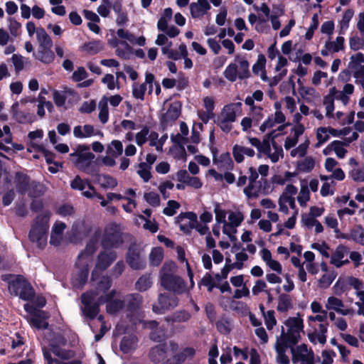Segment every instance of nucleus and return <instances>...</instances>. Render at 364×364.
Returning <instances> with one entry per match:
<instances>
[{
  "label": "nucleus",
  "mask_w": 364,
  "mask_h": 364,
  "mask_svg": "<svg viewBox=\"0 0 364 364\" xmlns=\"http://www.w3.org/2000/svg\"><path fill=\"white\" fill-rule=\"evenodd\" d=\"M111 279L107 277H102L95 284V289L84 293L81 296L82 314L90 318L94 319L100 311V305L106 304V311L111 315H115L120 312L124 307V302L120 299H112L115 295L114 290L106 294L111 287Z\"/></svg>",
  "instance_id": "f257e3e1"
},
{
  "label": "nucleus",
  "mask_w": 364,
  "mask_h": 364,
  "mask_svg": "<svg viewBox=\"0 0 364 364\" xmlns=\"http://www.w3.org/2000/svg\"><path fill=\"white\" fill-rule=\"evenodd\" d=\"M269 168L268 165L262 164L258 167L257 170L251 166L246 173H240L236 185L237 187L247 185L243 189V193L248 199L257 198L261 194L264 193V188L262 184L263 183H266L267 181L262 178L258 180V173L262 177H266L269 173Z\"/></svg>",
  "instance_id": "f03ea898"
},
{
  "label": "nucleus",
  "mask_w": 364,
  "mask_h": 364,
  "mask_svg": "<svg viewBox=\"0 0 364 364\" xmlns=\"http://www.w3.org/2000/svg\"><path fill=\"white\" fill-rule=\"evenodd\" d=\"M304 324L302 316L298 313L295 316L287 318L281 326V333L276 340L283 341L291 346H295L301 338Z\"/></svg>",
  "instance_id": "7ed1b4c3"
},
{
  "label": "nucleus",
  "mask_w": 364,
  "mask_h": 364,
  "mask_svg": "<svg viewBox=\"0 0 364 364\" xmlns=\"http://www.w3.org/2000/svg\"><path fill=\"white\" fill-rule=\"evenodd\" d=\"M100 237V233L96 232L94 238L91 239L87 245L85 250L82 252L77 258L76 265L79 269V282L75 283V285H82L87 280L89 272V267L92 262V256L97 247V240Z\"/></svg>",
  "instance_id": "20e7f679"
},
{
  "label": "nucleus",
  "mask_w": 364,
  "mask_h": 364,
  "mask_svg": "<svg viewBox=\"0 0 364 364\" xmlns=\"http://www.w3.org/2000/svg\"><path fill=\"white\" fill-rule=\"evenodd\" d=\"M50 213L48 212L43 213L38 215L32 224L29 232L30 240L36 244V246L43 249L47 244V235L49 228V220Z\"/></svg>",
  "instance_id": "39448f33"
},
{
  "label": "nucleus",
  "mask_w": 364,
  "mask_h": 364,
  "mask_svg": "<svg viewBox=\"0 0 364 364\" xmlns=\"http://www.w3.org/2000/svg\"><path fill=\"white\" fill-rule=\"evenodd\" d=\"M175 264L173 262L165 263L160 271L161 284L170 291L181 294L186 291L183 280L173 274Z\"/></svg>",
  "instance_id": "423d86ee"
},
{
  "label": "nucleus",
  "mask_w": 364,
  "mask_h": 364,
  "mask_svg": "<svg viewBox=\"0 0 364 364\" xmlns=\"http://www.w3.org/2000/svg\"><path fill=\"white\" fill-rule=\"evenodd\" d=\"M225 77L230 82L237 79L245 80L250 77V63L242 56L236 55L234 63L229 64L224 70Z\"/></svg>",
  "instance_id": "0eeeda50"
},
{
  "label": "nucleus",
  "mask_w": 364,
  "mask_h": 364,
  "mask_svg": "<svg viewBox=\"0 0 364 364\" xmlns=\"http://www.w3.org/2000/svg\"><path fill=\"white\" fill-rule=\"evenodd\" d=\"M9 291L11 294L18 296L25 301L31 300L35 295L34 290L31 284L21 276L16 277L14 279L9 283Z\"/></svg>",
  "instance_id": "6e6552de"
},
{
  "label": "nucleus",
  "mask_w": 364,
  "mask_h": 364,
  "mask_svg": "<svg viewBox=\"0 0 364 364\" xmlns=\"http://www.w3.org/2000/svg\"><path fill=\"white\" fill-rule=\"evenodd\" d=\"M350 73L355 79V82L361 85L364 90V55L357 53L350 58L348 71H343L340 76L347 75Z\"/></svg>",
  "instance_id": "1a4fd4ad"
},
{
  "label": "nucleus",
  "mask_w": 364,
  "mask_h": 364,
  "mask_svg": "<svg viewBox=\"0 0 364 364\" xmlns=\"http://www.w3.org/2000/svg\"><path fill=\"white\" fill-rule=\"evenodd\" d=\"M101 242L105 249L118 247L123 242L121 227L115 223L107 225L104 230Z\"/></svg>",
  "instance_id": "9d476101"
},
{
  "label": "nucleus",
  "mask_w": 364,
  "mask_h": 364,
  "mask_svg": "<svg viewBox=\"0 0 364 364\" xmlns=\"http://www.w3.org/2000/svg\"><path fill=\"white\" fill-rule=\"evenodd\" d=\"M71 156L73 158V163L77 168L87 173L93 172L92 166L95 155L89 151L88 146H79L77 151L72 154Z\"/></svg>",
  "instance_id": "9b49d317"
},
{
  "label": "nucleus",
  "mask_w": 364,
  "mask_h": 364,
  "mask_svg": "<svg viewBox=\"0 0 364 364\" xmlns=\"http://www.w3.org/2000/svg\"><path fill=\"white\" fill-rule=\"evenodd\" d=\"M291 346V360L294 364H316L315 354L306 344Z\"/></svg>",
  "instance_id": "f8f14e48"
},
{
  "label": "nucleus",
  "mask_w": 364,
  "mask_h": 364,
  "mask_svg": "<svg viewBox=\"0 0 364 364\" xmlns=\"http://www.w3.org/2000/svg\"><path fill=\"white\" fill-rule=\"evenodd\" d=\"M297 188L292 184H288L281 194L278 200L279 210L284 214L289 213V207L294 210L296 208L295 195L297 193Z\"/></svg>",
  "instance_id": "ddd939ff"
},
{
  "label": "nucleus",
  "mask_w": 364,
  "mask_h": 364,
  "mask_svg": "<svg viewBox=\"0 0 364 364\" xmlns=\"http://www.w3.org/2000/svg\"><path fill=\"white\" fill-rule=\"evenodd\" d=\"M177 347V345L173 343H170L168 346L166 344L156 346L151 348L149 353L150 358L153 362H161L166 357L173 355Z\"/></svg>",
  "instance_id": "4468645a"
},
{
  "label": "nucleus",
  "mask_w": 364,
  "mask_h": 364,
  "mask_svg": "<svg viewBox=\"0 0 364 364\" xmlns=\"http://www.w3.org/2000/svg\"><path fill=\"white\" fill-rule=\"evenodd\" d=\"M264 147L262 149L260 152V158L262 157V154L267 156V159L270 160L272 163H277L280 159L284 157V151L282 146L279 145L276 141L272 139V142L270 143L269 140L267 141Z\"/></svg>",
  "instance_id": "2eb2a0df"
},
{
  "label": "nucleus",
  "mask_w": 364,
  "mask_h": 364,
  "mask_svg": "<svg viewBox=\"0 0 364 364\" xmlns=\"http://www.w3.org/2000/svg\"><path fill=\"white\" fill-rule=\"evenodd\" d=\"M26 102L25 100H21L13 104L11 106V113L14 119L21 124L32 123L34 121V115L28 112H26L21 108Z\"/></svg>",
  "instance_id": "dca6fc26"
},
{
  "label": "nucleus",
  "mask_w": 364,
  "mask_h": 364,
  "mask_svg": "<svg viewBox=\"0 0 364 364\" xmlns=\"http://www.w3.org/2000/svg\"><path fill=\"white\" fill-rule=\"evenodd\" d=\"M117 259V254L114 251L102 252L98 255L97 261L95 269L92 273V279L96 280L98 271H104L108 268L110 264Z\"/></svg>",
  "instance_id": "f3484780"
},
{
  "label": "nucleus",
  "mask_w": 364,
  "mask_h": 364,
  "mask_svg": "<svg viewBox=\"0 0 364 364\" xmlns=\"http://www.w3.org/2000/svg\"><path fill=\"white\" fill-rule=\"evenodd\" d=\"M324 307L326 309V311H334L337 314L342 316H348L350 314L351 310L346 307L343 301L334 296L331 295L327 297L324 302Z\"/></svg>",
  "instance_id": "a211bd4d"
},
{
  "label": "nucleus",
  "mask_w": 364,
  "mask_h": 364,
  "mask_svg": "<svg viewBox=\"0 0 364 364\" xmlns=\"http://www.w3.org/2000/svg\"><path fill=\"white\" fill-rule=\"evenodd\" d=\"M349 249L343 245H339L330 255V263L336 268H340L349 263L348 255Z\"/></svg>",
  "instance_id": "6ab92c4d"
},
{
  "label": "nucleus",
  "mask_w": 364,
  "mask_h": 364,
  "mask_svg": "<svg viewBox=\"0 0 364 364\" xmlns=\"http://www.w3.org/2000/svg\"><path fill=\"white\" fill-rule=\"evenodd\" d=\"M328 326V323H319L318 329L309 328L307 336L310 342L324 345L326 343Z\"/></svg>",
  "instance_id": "aec40b11"
},
{
  "label": "nucleus",
  "mask_w": 364,
  "mask_h": 364,
  "mask_svg": "<svg viewBox=\"0 0 364 364\" xmlns=\"http://www.w3.org/2000/svg\"><path fill=\"white\" fill-rule=\"evenodd\" d=\"M211 9L208 0H197L189 5L191 16L193 18H202Z\"/></svg>",
  "instance_id": "412c9836"
},
{
  "label": "nucleus",
  "mask_w": 364,
  "mask_h": 364,
  "mask_svg": "<svg viewBox=\"0 0 364 364\" xmlns=\"http://www.w3.org/2000/svg\"><path fill=\"white\" fill-rule=\"evenodd\" d=\"M70 186L73 189L82 191V195L87 198H92L95 195L94 187L87 181L82 180L79 176H76L70 182Z\"/></svg>",
  "instance_id": "4be33fe9"
},
{
  "label": "nucleus",
  "mask_w": 364,
  "mask_h": 364,
  "mask_svg": "<svg viewBox=\"0 0 364 364\" xmlns=\"http://www.w3.org/2000/svg\"><path fill=\"white\" fill-rule=\"evenodd\" d=\"M73 135L79 139L89 138L95 136H99L101 138L104 136L103 133L100 130L95 129L91 124L75 126L73 129Z\"/></svg>",
  "instance_id": "5701e85b"
},
{
  "label": "nucleus",
  "mask_w": 364,
  "mask_h": 364,
  "mask_svg": "<svg viewBox=\"0 0 364 364\" xmlns=\"http://www.w3.org/2000/svg\"><path fill=\"white\" fill-rule=\"evenodd\" d=\"M158 301L160 306H153V311L157 314H161V310H169L178 305V298L176 296L161 294L159 296Z\"/></svg>",
  "instance_id": "b1692460"
},
{
  "label": "nucleus",
  "mask_w": 364,
  "mask_h": 364,
  "mask_svg": "<svg viewBox=\"0 0 364 364\" xmlns=\"http://www.w3.org/2000/svg\"><path fill=\"white\" fill-rule=\"evenodd\" d=\"M14 183L18 193L21 194L28 193L29 196L34 197V195L30 191V188L33 186V183H30L27 175L17 172L15 176Z\"/></svg>",
  "instance_id": "393cba45"
},
{
  "label": "nucleus",
  "mask_w": 364,
  "mask_h": 364,
  "mask_svg": "<svg viewBox=\"0 0 364 364\" xmlns=\"http://www.w3.org/2000/svg\"><path fill=\"white\" fill-rule=\"evenodd\" d=\"M241 102L231 103L225 105L221 112L220 117L225 119L226 121L234 122L237 116L241 113Z\"/></svg>",
  "instance_id": "a878e982"
},
{
  "label": "nucleus",
  "mask_w": 364,
  "mask_h": 364,
  "mask_svg": "<svg viewBox=\"0 0 364 364\" xmlns=\"http://www.w3.org/2000/svg\"><path fill=\"white\" fill-rule=\"evenodd\" d=\"M127 262L134 269H143L146 263L141 257L139 251L135 248L130 247L127 255Z\"/></svg>",
  "instance_id": "bb28decb"
},
{
  "label": "nucleus",
  "mask_w": 364,
  "mask_h": 364,
  "mask_svg": "<svg viewBox=\"0 0 364 364\" xmlns=\"http://www.w3.org/2000/svg\"><path fill=\"white\" fill-rule=\"evenodd\" d=\"M358 138V134L357 132H353L350 137L346 139L344 141L335 140L333 141V152L336 155V156L338 159H343L348 151L345 148V146H347L349 145L350 143L352 141L356 140Z\"/></svg>",
  "instance_id": "cd10ccee"
},
{
  "label": "nucleus",
  "mask_w": 364,
  "mask_h": 364,
  "mask_svg": "<svg viewBox=\"0 0 364 364\" xmlns=\"http://www.w3.org/2000/svg\"><path fill=\"white\" fill-rule=\"evenodd\" d=\"M348 164L351 166L349 177L355 182L364 181V164H360L355 158H350Z\"/></svg>",
  "instance_id": "c85d7f7f"
},
{
  "label": "nucleus",
  "mask_w": 364,
  "mask_h": 364,
  "mask_svg": "<svg viewBox=\"0 0 364 364\" xmlns=\"http://www.w3.org/2000/svg\"><path fill=\"white\" fill-rule=\"evenodd\" d=\"M304 130L305 128L303 124H295L291 129L290 135L284 141V146L285 149L288 150L295 146L298 143L299 136L304 134Z\"/></svg>",
  "instance_id": "c756f323"
},
{
  "label": "nucleus",
  "mask_w": 364,
  "mask_h": 364,
  "mask_svg": "<svg viewBox=\"0 0 364 364\" xmlns=\"http://www.w3.org/2000/svg\"><path fill=\"white\" fill-rule=\"evenodd\" d=\"M286 117L282 112H275L264 121V122L259 126V129L261 132H265L267 130L274 127L277 124L284 123Z\"/></svg>",
  "instance_id": "7c9ffc66"
},
{
  "label": "nucleus",
  "mask_w": 364,
  "mask_h": 364,
  "mask_svg": "<svg viewBox=\"0 0 364 364\" xmlns=\"http://www.w3.org/2000/svg\"><path fill=\"white\" fill-rule=\"evenodd\" d=\"M51 48L52 47H38L37 50L33 53V56L44 64H50L55 59V54Z\"/></svg>",
  "instance_id": "2f4dec72"
},
{
  "label": "nucleus",
  "mask_w": 364,
  "mask_h": 364,
  "mask_svg": "<svg viewBox=\"0 0 364 364\" xmlns=\"http://www.w3.org/2000/svg\"><path fill=\"white\" fill-rule=\"evenodd\" d=\"M301 223L302 227L306 230H312L314 228V231L317 234L323 231L322 224L316 218L311 216L308 213L301 215Z\"/></svg>",
  "instance_id": "473e14b6"
},
{
  "label": "nucleus",
  "mask_w": 364,
  "mask_h": 364,
  "mask_svg": "<svg viewBox=\"0 0 364 364\" xmlns=\"http://www.w3.org/2000/svg\"><path fill=\"white\" fill-rule=\"evenodd\" d=\"M66 225L64 223L56 221L52 228L50 242L51 245L58 246L63 238V232Z\"/></svg>",
  "instance_id": "72a5a7b5"
},
{
  "label": "nucleus",
  "mask_w": 364,
  "mask_h": 364,
  "mask_svg": "<svg viewBox=\"0 0 364 364\" xmlns=\"http://www.w3.org/2000/svg\"><path fill=\"white\" fill-rule=\"evenodd\" d=\"M255 151L253 149L246 147L242 145L235 144L232 148V155L235 161L240 164L245 159V156L247 157H253Z\"/></svg>",
  "instance_id": "f704fd0d"
},
{
  "label": "nucleus",
  "mask_w": 364,
  "mask_h": 364,
  "mask_svg": "<svg viewBox=\"0 0 364 364\" xmlns=\"http://www.w3.org/2000/svg\"><path fill=\"white\" fill-rule=\"evenodd\" d=\"M259 255L262 259L272 270L276 272L278 274L282 273V267L281 264L278 261L272 259V253L269 250L263 248L259 252Z\"/></svg>",
  "instance_id": "c9c22d12"
},
{
  "label": "nucleus",
  "mask_w": 364,
  "mask_h": 364,
  "mask_svg": "<svg viewBox=\"0 0 364 364\" xmlns=\"http://www.w3.org/2000/svg\"><path fill=\"white\" fill-rule=\"evenodd\" d=\"M48 316L47 313L43 311H40L35 314L33 316L29 317L28 322L30 324L38 329L41 328H46L48 326V323L46 322V319Z\"/></svg>",
  "instance_id": "e433bc0d"
},
{
  "label": "nucleus",
  "mask_w": 364,
  "mask_h": 364,
  "mask_svg": "<svg viewBox=\"0 0 364 364\" xmlns=\"http://www.w3.org/2000/svg\"><path fill=\"white\" fill-rule=\"evenodd\" d=\"M289 344L276 340L274 348L277 352V361L279 364H289V359L285 354V351Z\"/></svg>",
  "instance_id": "4c0bfd02"
},
{
  "label": "nucleus",
  "mask_w": 364,
  "mask_h": 364,
  "mask_svg": "<svg viewBox=\"0 0 364 364\" xmlns=\"http://www.w3.org/2000/svg\"><path fill=\"white\" fill-rule=\"evenodd\" d=\"M74 91L68 87H64L63 90H54L53 92V101L58 107H64L68 96L73 95Z\"/></svg>",
  "instance_id": "58836bf2"
},
{
  "label": "nucleus",
  "mask_w": 364,
  "mask_h": 364,
  "mask_svg": "<svg viewBox=\"0 0 364 364\" xmlns=\"http://www.w3.org/2000/svg\"><path fill=\"white\" fill-rule=\"evenodd\" d=\"M213 162L218 168L224 170H231L234 166L233 161L229 153H223L218 158H214Z\"/></svg>",
  "instance_id": "ea45409f"
},
{
  "label": "nucleus",
  "mask_w": 364,
  "mask_h": 364,
  "mask_svg": "<svg viewBox=\"0 0 364 364\" xmlns=\"http://www.w3.org/2000/svg\"><path fill=\"white\" fill-rule=\"evenodd\" d=\"M146 326L152 331L150 337L154 341L160 342L165 338V331L157 328L158 323L156 321H149L146 323Z\"/></svg>",
  "instance_id": "a19ab883"
},
{
  "label": "nucleus",
  "mask_w": 364,
  "mask_h": 364,
  "mask_svg": "<svg viewBox=\"0 0 364 364\" xmlns=\"http://www.w3.org/2000/svg\"><path fill=\"white\" fill-rule=\"evenodd\" d=\"M277 134H276V130L272 131L270 133H269L267 139H264L262 141H261L259 139L256 137H249L248 141L249 143L255 147L258 151L257 157L260 158V152L262 151V149L264 147V146L266 145L267 141L270 138L274 139Z\"/></svg>",
  "instance_id": "79ce46f5"
},
{
  "label": "nucleus",
  "mask_w": 364,
  "mask_h": 364,
  "mask_svg": "<svg viewBox=\"0 0 364 364\" xmlns=\"http://www.w3.org/2000/svg\"><path fill=\"white\" fill-rule=\"evenodd\" d=\"M354 14V10L352 9H348L345 11L341 19L338 22L340 34H344L346 31L348 30V28H349L350 22L353 18Z\"/></svg>",
  "instance_id": "37998d69"
},
{
  "label": "nucleus",
  "mask_w": 364,
  "mask_h": 364,
  "mask_svg": "<svg viewBox=\"0 0 364 364\" xmlns=\"http://www.w3.org/2000/svg\"><path fill=\"white\" fill-rule=\"evenodd\" d=\"M345 239L352 240L355 242L364 246V228L357 226L352 229L348 235L343 237Z\"/></svg>",
  "instance_id": "c03bdc74"
},
{
  "label": "nucleus",
  "mask_w": 364,
  "mask_h": 364,
  "mask_svg": "<svg viewBox=\"0 0 364 364\" xmlns=\"http://www.w3.org/2000/svg\"><path fill=\"white\" fill-rule=\"evenodd\" d=\"M137 346V338L134 336L124 337L120 344V349L124 353H129L134 350Z\"/></svg>",
  "instance_id": "a18cd8bd"
},
{
  "label": "nucleus",
  "mask_w": 364,
  "mask_h": 364,
  "mask_svg": "<svg viewBox=\"0 0 364 364\" xmlns=\"http://www.w3.org/2000/svg\"><path fill=\"white\" fill-rule=\"evenodd\" d=\"M107 154L112 156L118 157L123 153V144L119 140H112L107 145Z\"/></svg>",
  "instance_id": "49530a36"
},
{
  "label": "nucleus",
  "mask_w": 364,
  "mask_h": 364,
  "mask_svg": "<svg viewBox=\"0 0 364 364\" xmlns=\"http://www.w3.org/2000/svg\"><path fill=\"white\" fill-rule=\"evenodd\" d=\"M292 308L293 304L291 297L287 294H281L278 299L277 311L285 313Z\"/></svg>",
  "instance_id": "de8ad7c7"
},
{
  "label": "nucleus",
  "mask_w": 364,
  "mask_h": 364,
  "mask_svg": "<svg viewBox=\"0 0 364 364\" xmlns=\"http://www.w3.org/2000/svg\"><path fill=\"white\" fill-rule=\"evenodd\" d=\"M36 38L38 47H52L53 41L43 28L38 27Z\"/></svg>",
  "instance_id": "09e8293b"
},
{
  "label": "nucleus",
  "mask_w": 364,
  "mask_h": 364,
  "mask_svg": "<svg viewBox=\"0 0 364 364\" xmlns=\"http://www.w3.org/2000/svg\"><path fill=\"white\" fill-rule=\"evenodd\" d=\"M265 58L263 55L259 56L256 63L252 67V72L257 75H259L263 81L267 80V76L264 70Z\"/></svg>",
  "instance_id": "8fccbe9b"
},
{
  "label": "nucleus",
  "mask_w": 364,
  "mask_h": 364,
  "mask_svg": "<svg viewBox=\"0 0 364 364\" xmlns=\"http://www.w3.org/2000/svg\"><path fill=\"white\" fill-rule=\"evenodd\" d=\"M316 137L317 142L315 144L316 148H319L330 139L329 131L327 127H321L317 128L316 131Z\"/></svg>",
  "instance_id": "3c124183"
},
{
  "label": "nucleus",
  "mask_w": 364,
  "mask_h": 364,
  "mask_svg": "<svg viewBox=\"0 0 364 364\" xmlns=\"http://www.w3.org/2000/svg\"><path fill=\"white\" fill-rule=\"evenodd\" d=\"M103 44L100 41H93L85 43L82 47L81 50L89 54H96L103 50Z\"/></svg>",
  "instance_id": "603ef678"
},
{
  "label": "nucleus",
  "mask_w": 364,
  "mask_h": 364,
  "mask_svg": "<svg viewBox=\"0 0 364 364\" xmlns=\"http://www.w3.org/2000/svg\"><path fill=\"white\" fill-rule=\"evenodd\" d=\"M336 277V274L334 271L331 272H326L322 274V276L318 279V286L321 289H327L333 283Z\"/></svg>",
  "instance_id": "864d4df0"
},
{
  "label": "nucleus",
  "mask_w": 364,
  "mask_h": 364,
  "mask_svg": "<svg viewBox=\"0 0 364 364\" xmlns=\"http://www.w3.org/2000/svg\"><path fill=\"white\" fill-rule=\"evenodd\" d=\"M345 39L343 36H338L335 41H327L325 47L328 48L330 51L337 53L344 48Z\"/></svg>",
  "instance_id": "5fc2aeb1"
},
{
  "label": "nucleus",
  "mask_w": 364,
  "mask_h": 364,
  "mask_svg": "<svg viewBox=\"0 0 364 364\" xmlns=\"http://www.w3.org/2000/svg\"><path fill=\"white\" fill-rule=\"evenodd\" d=\"M136 222L138 224L143 223V228L145 230H149L152 233L158 231L159 227L156 221L147 220L144 215H138L136 218Z\"/></svg>",
  "instance_id": "6e6d98bb"
},
{
  "label": "nucleus",
  "mask_w": 364,
  "mask_h": 364,
  "mask_svg": "<svg viewBox=\"0 0 364 364\" xmlns=\"http://www.w3.org/2000/svg\"><path fill=\"white\" fill-rule=\"evenodd\" d=\"M315 166V161L313 157L307 156L299 161L297 164V168L300 171L310 172Z\"/></svg>",
  "instance_id": "4d7b16f0"
},
{
  "label": "nucleus",
  "mask_w": 364,
  "mask_h": 364,
  "mask_svg": "<svg viewBox=\"0 0 364 364\" xmlns=\"http://www.w3.org/2000/svg\"><path fill=\"white\" fill-rule=\"evenodd\" d=\"M152 285L150 275L145 274L139 278L135 284L136 289L139 291H145Z\"/></svg>",
  "instance_id": "13d9d810"
},
{
  "label": "nucleus",
  "mask_w": 364,
  "mask_h": 364,
  "mask_svg": "<svg viewBox=\"0 0 364 364\" xmlns=\"http://www.w3.org/2000/svg\"><path fill=\"white\" fill-rule=\"evenodd\" d=\"M327 311L326 313H319L314 316H307V323L309 328H316V322H319L320 323H327Z\"/></svg>",
  "instance_id": "bf43d9fd"
},
{
  "label": "nucleus",
  "mask_w": 364,
  "mask_h": 364,
  "mask_svg": "<svg viewBox=\"0 0 364 364\" xmlns=\"http://www.w3.org/2000/svg\"><path fill=\"white\" fill-rule=\"evenodd\" d=\"M147 87L145 84L134 82L132 85V95L139 100H144Z\"/></svg>",
  "instance_id": "052dcab7"
},
{
  "label": "nucleus",
  "mask_w": 364,
  "mask_h": 364,
  "mask_svg": "<svg viewBox=\"0 0 364 364\" xmlns=\"http://www.w3.org/2000/svg\"><path fill=\"white\" fill-rule=\"evenodd\" d=\"M310 200L309 189L307 185L302 184L297 196V200L301 207H306L308 201Z\"/></svg>",
  "instance_id": "680f3d73"
},
{
  "label": "nucleus",
  "mask_w": 364,
  "mask_h": 364,
  "mask_svg": "<svg viewBox=\"0 0 364 364\" xmlns=\"http://www.w3.org/2000/svg\"><path fill=\"white\" fill-rule=\"evenodd\" d=\"M235 262H232L233 267L235 269L240 270L245 267V262L248 259V255L245 252V250H242L237 252L235 255Z\"/></svg>",
  "instance_id": "e2e57ef3"
},
{
  "label": "nucleus",
  "mask_w": 364,
  "mask_h": 364,
  "mask_svg": "<svg viewBox=\"0 0 364 364\" xmlns=\"http://www.w3.org/2000/svg\"><path fill=\"white\" fill-rule=\"evenodd\" d=\"M349 284L355 290V295L363 301L364 296V285L363 282L357 278L351 277L349 279Z\"/></svg>",
  "instance_id": "0e129e2a"
},
{
  "label": "nucleus",
  "mask_w": 364,
  "mask_h": 364,
  "mask_svg": "<svg viewBox=\"0 0 364 364\" xmlns=\"http://www.w3.org/2000/svg\"><path fill=\"white\" fill-rule=\"evenodd\" d=\"M151 167H150V165H147L146 163L141 162L138 165L136 172L144 182H148L151 178Z\"/></svg>",
  "instance_id": "69168bd1"
},
{
  "label": "nucleus",
  "mask_w": 364,
  "mask_h": 364,
  "mask_svg": "<svg viewBox=\"0 0 364 364\" xmlns=\"http://www.w3.org/2000/svg\"><path fill=\"white\" fill-rule=\"evenodd\" d=\"M299 92L302 98L307 101H311L318 95L314 88L306 86H301Z\"/></svg>",
  "instance_id": "338daca9"
},
{
  "label": "nucleus",
  "mask_w": 364,
  "mask_h": 364,
  "mask_svg": "<svg viewBox=\"0 0 364 364\" xmlns=\"http://www.w3.org/2000/svg\"><path fill=\"white\" fill-rule=\"evenodd\" d=\"M245 216L240 211H231L228 213V220L229 223L238 228L244 220Z\"/></svg>",
  "instance_id": "774afa93"
}]
</instances>
